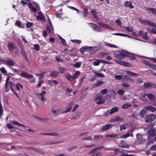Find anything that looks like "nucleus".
Segmentation results:
<instances>
[{
  "label": "nucleus",
  "instance_id": "1",
  "mask_svg": "<svg viewBox=\"0 0 156 156\" xmlns=\"http://www.w3.org/2000/svg\"><path fill=\"white\" fill-rule=\"evenodd\" d=\"M128 51L122 50L120 51L118 53H115L114 55L115 57L119 59H122L125 57H127Z\"/></svg>",
  "mask_w": 156,
  "mask_h": 156
},
{
  "label": "nucleus",
  "instance_id": "2",
  "mask_svg": "<svg viewBox=\"0 0 156 156\" xmlns=\"http://www.w3.org/2000/svg\"><path fill=\"white\" fill-rule=\"evenodd\" d=\"M156 118V115L154 114H151L147 115L145 118V122H150L154 121Z\"/></svg>",
  "mask_w": 156,
  "mask_h": 156
},
{
  "label": "nucleus",
  "instance_id": "3",
  "mask_svg": "<svg viewBox=\"0 0 156 156\" xmlns=\"http://www.w3.org/2000/svg\"><path fill=\"white\" fill-rule=\"evenodd\" d=\"M115 61L117 63L121 65L128 67H132V65L126 62L123 61L116 59L115 60Z\"/></svg>",
  "mask_w": 156,
  "mask_h": 156
},
{
  "label": "nucleus",
  "instance_id": "4",
  "mask_svg": "<svg viewBox=\"0 0 156 156\" xmlns=\"http://www.w3.org/2000/svg\"><path fill=\"white\" fill-rule=\"evenodd\" d=\"M89 24L91 25L90 27L93 29L94 30H96L97 31H101V27L96 24L92 23H89Z\"/></svg>",
  "mask_w": 156,
  "mask_h": 156
},
{
  "label": "nucleus",
  "instance_id": "5",
  "mask_svg": "<svg viewBox=\"0 0 156 156\" xmlns=\"http://www.w3.org/2000/svg\"><path fill=\"white\" fill-rule=\"evenodd\" d=\"M20 76L21 77L25 78L26 79H32L34 78V76L31 74H29L26 72H22Z\"/></svg>",
  "mask_w": 156,
  "mask_h": 156
},
{
  "label": "nucleus",
  "instance_id": "6",
  "mask_svg": "<svg viewBox=\"0 0 156 156\" xmlns=\"http://www.w3.org/2000/svg\"><path fill=\"white\" fill-rule=\"evenodd\" d=\"M20 53L23 57L28 63H29L30 61L28 60V58L27 56V53L24 49L21 48L20 49Z\"/></svg>",
  "mask_w": 156,
  "mask_h": 156
},
{
  "label": "nucleus",
  "instance_id": "7",
  "mask_svg": "<svg viewBox=\"0 0 156 156\" xmlns=\"http://www.w3.org/2000/svg\"><path fill=\"white\" fill-rule=\"evenodd\" d=\"M118 147L122 148H129V145L126 144L124 141L122 140L121 141L120 143L119 144Z\"/></svg>",
  "mask_w": 156,
  "mask_h": 156
},
{
  "label": "nucleus",
  "instance_id": "8",
  "mask_svg": "<svg viewBox=\"0 0 156 156\" xmlns=\"http://www.w3.org/2000/svg\"><path fill=\"white\" fill-rule=\"evenodd\" d=\"M4 63L6 65L11 66H14L15 64L13 60L10 59L8 60H4Z\"/></svg>",
  "mask_w": 156,
  "mask_h": 156
},
{
  "label": "nucleus",
  "instance_id": "9",
  "mask_svg": "<svg viewBox=\"0 0 156 156\" xmlns=\"http://www.w3.org/2000/svg\"><path fill=\"white\" fill-rule=\"evenodd\" d=\"M123 118L120 117L119 116H115L114 118H112L110 121L111 122H122Z\"/></svg>",
  "mask_w": 156,
  "mask_h": 156
},
{
  "label": "nucleus",
  "instance_id": "10",
  "mask_svg": "<svg viewBox=\"0 0 156 156\" xmlns=\"http://www.w3.org/2000/svg\"><path fill=\"white\" fill-rule=\"evenodd\" d=\"M118 110L119 109L117 107H115L112 108L110 110H108L106 112V113L111 115L115 112H118Z\"/></svg>",
  "mask_w": 156,
  "mask_h": 156
},
{
  "label": "nucleus",
  "instance_id": "11",
  "mask_svg": "<svg viewBox=\"0 0 156 156\" xmlns=\"http://www.w3.org/2000/svg\"><path fill=\"white\" fill-rule=\"evenodd\" d=\"M93 48V47L86 46L81 48L80 49V50L81 53H83L88 51V50H89L90 51H91Z\"/></svg>",
  "mask_w": 156,
  "mask_h": 156
},
{
  "label": "nucleus",
  "instance_id": "12",
  "mask_svg": "<svg viewBox=\"0 0 156 156\" xmlns=\"http://www.w3.org/2000/svg\"><path fill=\"white\" fill-rule=\"evenodd\" d=\"M147 133L151 136H156V128L154 129L153 127H152V128L148 131Z\"/></svg>",
  "mask_w": 156,
  "mask_h": 156
},
{
  "label": "nucleus",
  "instance_id": "13",
  "mask_svg": "<svg viewBox=\"0 0 156 156\" xmlns=\"http://www.w3.org/2000/svg\"><path fill=\"white\" fill-rule=\"evenodd\" d=\"M143 135L139 133H138L136 135V136L137 140L139 141V143L141 144L144 141V140L143 138Z\"/></svg>",
  "mask_w": 156,
  "mask_h": 156
},
{
  "label": "nucleus",
  "instance_id": "14",
  "mask_svg": "<svg viewBox=\"0 0 156 156\" xmlns=\"http://www.w3.org/2000/svg\"><path fill=\"white\" fill-rule=\"evenodd\" d=\"M105 82L104 81L101 80L98 81H97V83H94L92 85V88H94L99 86H101V85L104 84Z\"/></svg>",
  "mask_w": 156,
  "mask_h": 156
},
{
  "label": "nucleus",
  "instance_id": "15",
  "mask_svg": "<svg viewBox=\"0 0 156 156\" xmlns=\"http://www.w3.org/2000/svg\"><path fill=\"white\" fill-rule=\"evenodd\" d=\"M124 5L126 7H129L130 9H133L134 6L132 5V4L131 1H126L124 3Z\"/></svg>",
  "mask_w": 156,
  "mask_h": 156
},
{
  "label": "nucleus",
  "instance_id": "16",
  "mask_svg": "<svg viewBox=\"0 0 156 156\" xmlns=\"http://www.w3.org/2000/svg\"><path fill=\"white\" fill-rule=\"evenodd\" d=\"M38 15L36 17V19L40 20H44L45 18L41 12H39L38 13Z\"/></svg>",
  "mask_w": 156,
  "mask_h": 156
},
{
  "label": "nucleus",
  "instance_id": "17",
  "mask_svg": "<svg viewBox=\"0 0 156 156\" xmlns=\"http://www.w3.org/2000/svg\"><path fill=\"white\" fill-rule=\"evenodd\" d=\"M144 87L146 88H147L148 87H151L153 88H154L156 87V85L155 84H152L150 82H148L147 83H145L144 84Z\"/></svg>",
  "mask_w": 156,
  "mask_h": 156
},
{
  "label": "nucleus",
  "instance_id": "18",
  "mask_svg": "<svg viewBox=\"0 0 156 156\" xmlns=\"http://www.w3.org/2000/svg\"><path fill=\"white\" fill-rule=\"evenodd\" d=\"M145 108L147 110H149L152 112H154L156 110V109L154 107L150 105L145 107Z\"/></svg>",
  "mask_w": 156,
  "mask_h": 156
},
{
  "label": "nucleus",
  "instance_id": "19",
  "mask_svg": "<svg viewBox=\"0 0 156 156\" xmlns=\"http://www.w3.org/2000/svg\"><path fill=\"white\" fill-rule=\"evenodd\" d=\"M15 25L19 28H24V25L19 20H17L15 23Z\"/></svg>",
  "mask_w": 156,
  "mask_h": 156
},
{
  "label": "nucleus",
  "instance_id": "20",
  "mask_svg": "<svg viewBox=\"0 0 156 156\" xmlns=\"http://www.w3.org/2000/svg\"><path fill=\"white\" fill-rule=\"evenodd\" d=\"M59 73L58 72L53 71L51 72V73L49 74L50 77H57Z\"/></svg>",
  "mask_w": 156,
  "mask_h": 156
},
{
  "label": "nucleus",
  "instance_id": "21",
  "mask_svg": "<svg viewBox=\"0 0 156 156\" xmlns=\"http://www.w3.org/2000/svg\"><path fill=\"white\" fill-rule=\"evenodd\" d=\"M7 48L9 51H12L15 48L14 44L11 43H8L7 44Z\"/></svg>",
  "mask_w": 156,
  "mask_h": 156
},
{
  "label": "nucleus",
  "instance_id": "22",
  "mask_svg": "<svg viewBox=\"0 0 156 156\" xmlns=\"http://www.w3.org/2000/svg\"><path fill=\"white\" fill-rule=\"evenodd\" d=\"M66 79L70 82H72L74 79L73 78V76H72L69 73H67L65 76Z\"/></svg>",
  "mask_w": 156,
  "mask_h": 156
},
{
  "label": "nucleus",
  "instance_id": "23",
  "mask_svg": "<svg viewBox=\"0 0 156 156\" xmlns=\"http://www.w3.org/2000/svg\"><path fill=\"white\" fill-rule=\"evenodd\" d=\"M98 24L99 25L101 26L102 27L104 28L108 29H110V27H109L108 25L106 24H104L100 22H98Z\"/></svg>",
  "mask_w": 156,
  "mask_h": 156
},
{
  "label": "nucleus",
  "instance_id": "24",
  "mask_svg": "<svg viewBox=\"0 0 156 156\" xmlns=\"http://www.w3.org/2000/svg\"><path fill=\"white\" fill-rule=\"evenodd\" d=\"M146 10L148 11H150L151 13L156 15V9L152 8H147Z\"/></svg>",
  "mask_w": 156,
  "mask_h": 156
},
{
  "label": "nucleus",
  "instance_id": "25",
  "mask_svg": "<svg viewBox=\"0 0 156 156\" xmlns=\"http://www.w3.org/2000/svg\"><path fill=\"white\" fill-rule=\"evenodd\" d=\"M126 73L129 76H137L138 75L136 73H134L131 71H126Z\"/></svg>",
  "mask_w": 156,
  "mask_h": 156
},
{
  "label": "nucleus",
  "instance_id": "26",
  "mask_svg": "<svg viewBox=\"0 0 156 156\" xmlns=\"http://www.w3.org/2000/svg\"><path fill=\"white\" fill-rule=\"evenodd\" d=\"M127 54L128 55H127V56H128L130 58V59L131 60H134L136 58L135 55L133 54H132L128 52Z\"/></svg>",
  "mask_w": 156,
  "mask_h": 156
},
{
  "label": "nucleus",
  "instance_id": "27",
  "mask_svg": "<svg viewBox=\"0 0 156 156\" xmlns=\"http://www.w3.org/2000/svg\"><path fill=\"white\" fill-rule=\"evenodd\" d=\"M12 123L15 125L17 126H22L23 127H25L24 125L21 124L16 121H13Z\"/></svg>",
  "mask_w": 156,
  "mask_h": 156
},
{
  "label": "nucleus",
  "instance_id": "28",
  "mask_svg": "<svg viewBox=\"0 0 156 156\" xmlns=\"http://www.w3.org/2000/svg\"><path fill=\"white\" fill-rule=\"evenodd\" d=\"M140 23H144L145 24H147L149 25L151 21L148 20H141L140 21Z\"/></svg>",
  "mask_w": 156,
  "mask_h": 156
},
{
  "label": "nucleus",
  "instance_id": "29",
  "mask_svg": "<svg viewBox=\"0 0 156 156\" xmlns=\"http://www.w3.org/2000/svg\"><path fill=\"white\" fill-rule=\"evenodd\" d=\"M131 105L129 103H126L124 104L122 106V108L124 109H126L130 107Z\"/></svg>",
  "mask_w": 156,
  "mask_h": 156
},
{
  "label": "nucleus",
  "instance_id": "30",
  "mask_svg": "<svg viewBox=\"0 0 156 156\" xmlns=\"http://www.w3.org/2000/svg\"><path fill=\"white\" fill-rule=\"evenodd\" d=\"M147 96L148 98L152 101H154L155 99L154 96L151 94H148Z\"/></svg>",
  "mask_w": 156,
  "mask_h": 156
},
{
  "label": "nucleus",
  "instance_id": "31",
  "mask_svg": "<svg viewBox=\"0 0 156 156\" xmlns=\"http://www.w3.org/2000/svg\"><path fill=\"white\" fill-rule=\"evenodd\" d=\"M34 24L33 23L28 22L26 23V27L28 28H30L33 26Z\"/></svg>",
  "mask_w": 156,
  "mask_h": 156
},
{
  "label": "nucleus",
  "instance_id": "32",
  "mask_svg": "<svg viewBox=\"0 0 156 156\" xmlns=\"http://www.w3.org/2000/svg\"><path fill=\"white\" fill-rule=\"evenodd\" d=\"M102 137L103 136L101 135H95L94 136V140L95 141L98 140Z\"/></svg>",
  "mask_w": 156,
  "mask_h": 156
},
{
  "label": "nucleus",
  "instance_id": "33",
  "mask_svg": "<svg viewBox=\"0 0 156 156\" xmlns=\"http://www.w3.org/2000/svg\"><path fill=\"white\" fill-rule=\"evenodd\" d=\"M147 110L146 109H145V108L144 109L142 110L140 112V115L142 117H144V115H145V113L146 112Z\"/></svg>",
  "mask_w": 156,
  "mask_h": 156
},
{
  "label": "nucleus",
  "instance_id": "34",
  "mask_svg": "<svg viewBox=\"0 0 156 156\" xmlns=\"http://www.w3.org/2000/svg\"><path fill=\"white\" fill-rule=\"evenodd\" d=\"M94 73L96 76H98L99 77H105L104 75L102 73H97L96 71L94 72Z\"/></svg>",
  "mask_w": 156,
  "mask_h": 156
},
{
  "label": "nucleus",
  "instance_id": "35",
  "mask_svg": "<svg viewBox=\"0 0 156 156\" xmlns=\"http://www.w3.org/2000/svg\"><path fill=\"white\" fill-rule=\"evenodd\" d=\"M105 45L107 46H108L109 47L111 48H117V46L115 45L111 44L109 43L106 42L105 43Z\"/></svg>",
  "mask_w": 156,
  "mask_h": 156
},
{
  "label": "nucleus",
  "instance_id": "36",
  "mask_svg": "<svg viewBox=\"0 0 156 156\" xmlns=\"http://www.w3.org/2000/svg\"><path fill=\"white\" fill-rule=\"evenodd\" d=\"M83 16L85 17H86L88 14V9L87 8H85L84 9L83 11Z\"/></svg>",
  "mask_w": 156,
  "mask_h": 156
},
{
  "label": "nucleus",
  "instance_id": "37",
  "mask_svg": "<svg viewBox=\"0 0 156 156\" xmlns=\"http://www.w3.org/2000/svg\"><path fill=\"white\" fill-rule=\"evenodd\" d=\"M33 49L37 51H39L40 50V45L37 44H34V45Z\"/></svg>",
  "mask_w": 156,
  "mask_h": 156
},
{
  "label": "nucleus",
  "instance_id": "38",
  "mask_svg": "<svg viewBox=\"0 0 156 156\" xmlns=\"http://www.w3.org/2000/svg\"><path fill=\"white\" fill-rule=\"evenodd\" d=\"M80 74V72L79 71H76L74 75H73V78H74V79H76L78 77L77 76L79 75Z\"/></svg>",
  "mask_w": 156,
  "mask_h": 156
},
{
  "label": "nucleus",
  "instance_id": "39",
  "mask_svg": "<svg viewBox=\"0 0 156 156\" xmlns=\"http://www.w3.org/2000/svg\"><path fill=\"white\" fill-rule=\"evenodd\" d=\"M125 29L126 30L129 32H132L133 30L132 27H125Z\"/></svg>",
  "mask_w": 156,
  "mask_h": 156
},
{
  "label": "nucleus",
  "instance_id": "40",
  "mask_svg": "<svg viewBox=\"0 0 156 156\" xmlns=\"http://www.w3.org/2000/svg\"><path fill=\"white\" fill-rule=\"evenodd\" d=\"M142 36L145 40H148L149 38V37L147 36V32L144 33Z\"/></svg>",
  "mask_w": 156,
  "mask_h": 156
},
{
  "label": "nucleus",
  "instance_id": "41",
  "mask_svg": "<svg viewBox=\"0 0 156 156\" xmlns=\"http://www.w3.org/2000/svg\"><path fill=\"white\" fill-rule=\"evenodd\" d=\"M72 108V105L71 104H69V105L68 108L66 110H65V112L67 113L69 112Z\"/></svg>",
  "mask_w": 156,
  "mask_h": 156
},
{
  "label": "nucleus",
  "instance_id": "42",
  "mask_svg": "<svg viewBox=\"0 0 156 156\" xmlns=\"http://www.w3.org/2000/svg\"><path fill=\"white\" fill-rule=\"evenodd\" d=\"M10 76H8L7 78L6 82L5 84V87H6V88L8 86V84L9 82V81L10 80Z\"/></svg>",
  "mask_w": 156,
  "mask_h": 156
},
{
  "label": "nucleus",
  "instance_id": "43",
  "mask_svg": "<svg viewBox=\"0 0 156 156\" xmlns=\"http://www.w3.org/2000/svg\"><path fill=\"white\" fill-rule=\"evenodd\" d=\"M0 70L3 74H5L7 73V71L4 67L1 68Z\"/></svg>",
  "mask_w": 156,
  "mask_h": 156
},
{
  "label": "nucleus",
  "instance_id": "44",
  "mask_svg": "<svg viewBox=\"0 0 156 156\" xmlns=\"http://www.w3.org/2000/svg\"><path fill=\"white\" fill-rule=\"evenodd\" d=\"M77 146H74L71 147L67 149V150L69 151H71L72 150H75Z\"/></svg>",
  "mask_w": 156,
  "mask_h": 156
},
{
  "label": "nucleus",
  "instance_id": "45",
  "mask_svg": "<svg viewBox=\"0 0 156 156\" xmlns=\"http://www.w3.org/2000/svg\"><path fill=\"white\" fill-rule=\"evenodd\" d=\"M115 35H119L122 36L123 37H129V36L126 34H123V33H118L115 34Z\"/></svg>",
  "mask_w": 156,
  "mask_h": 156
},
{
  "label": "nucleus",
  "instance_id": "46",
  "mask_svg": "<svg viewBox=\"0 0 156 156\" xmlns=\"http://www.w3.org/2000/svg\"><path fill=\"white\" fill-rule=\"evenodd\" d=\"M100 63V62L99 59H97L96 61L94 62L93 63V64L94 66H98Z\"/></svg>",
  "mask_w": 156,
  "mask_h": 156
},
{
  "label": "nucleus",
  "instance_id": "47",
  "mask_svg": "<svg viewBox=\"0 0 156 156\" xmlns=\"http://www.w3.org/2000/svg\"><path fill=\"white\" fill-rule=\"evenodd\" d=\"M130 136V134L128 133L122 136H120V138H126Z\"/></svg>",
  "mask_w": 156,
  "mask_h": 156
},
{
  "label": "nucleus",
  "instance_id": "48",
  "mask_svg": "<svg viewBox=\"0 0 156 156\" xmlns=\"http://www.w3.org/2000/svg\"><path fill=\"white\" fill-rule=\"evenodd\" d=\"M133 82V80L129 77L128 76V78H127V80L126 82L128 83H130Z\"/></svg>",
  "mask_w": 156,
  "mask_h": 156
},
{
  "label": "nucleus",
  "instance_id": "49",
  "mask_svg": "<svg viewBox=\"0 0 156 156\" xmlns=\"http://www.w3.org/2000/svg\"><path fill=\"white\" fill-rule=\"evenodd\" d=\"M108 150L114 151L115 152V155H117L118 154V151L119 149H115V148H113V149H109L108 148Z\"/></svg>",
  "mask_w": 156,
  "mask_h": 156
},
{
  "label": "nucleus",
  "instance_id": "50",
  "mask_svg": "<svg viewBox=\"0 0 156 156\" xmlns=\"http://www.w3.org/2000/svg\"><path fill=\"white\" fill-rule=\"evenodd\" d=\"M105 101L103 99H100L99 101L96 102V104H104L105 103Z\"/></svg>",
  "mask_w": 156,
  "mask_h": 156
},
{
  "label": "nucleus",
  "instance_id": "51",
  "mask_svg": "<svg viewBox=\"0 0 156 156\" xmlns=\"http://www.w3.org/2000/svg\"><path fill=\"white\" fill-rule=\"evenodd\" d=\"M81 63L80 62H77L74 65V67L76 68H79L80 66Z\"/></svg>",
  "mask_w": 156,
  "mask_h": 156
},
{
  "label": "nucleus",
  "instance_id": "52",
  "mask_svg": "<svg viewBox=\"0 0 156 156\" xmlns=\"http://www.w3.org/2000/svg\"><path fill=\"white\" fill-rule=\"evenodd\" d=\"M69 8L71 9L76 11L77 12V13H79V10L78 9L76 8H75L74 7L71 6H69Z\"/></svg>",
  "mask_w": 156,
  "mask_h": 156
},
{
  "label": "nucleus",
  "instance_id": "53",
  "mask_svg": "<svg viewBox=\"0 0 156 156\" xmlns=\"http://www.w3.org/2000/svg\"><path fill=\"white\" fill-rule=\"evenodd\" d=\"M116 136V135L115 134H107L105 136L106 137H114Z\"/></svg>",
  "mask_w": 156,
  "mask_h": 156
},
{
  "label": "nucleus",
  "instance_id": "54",
  "mask_svg": "<svg viewBox=\"0 0 156 156\" xmlns=\"http://www.w3.org/2000/svg\"><path fill=\"white\" fill-rule=\"evenodd\" d=\"M59 38L61 41L62 44L64 45H66V40L62 37H59Z\"/></svg>",
  "mask_w": 156,
  "mask_h": 156
},
{
  "label": "nucleus",
  "instance_id": "55",
  "mask_svg": "<svg viewBox=\"0 0 156 156\" xmlns=\"http://www.w3.org/2000/svg\"><path fill=\"white\" fill-rule=\"evenodd\" d=\"M115 22L116 23H117L118 26H121L122 23L120 21V19H118L115 21Z\"/></svg>",
  "mask_w": 156,
  "mask_h": 156
},
{
  "label": "nucleus",
  "instance_id": "56",
  "mask_svg": "<svg viewBox=\"0 0 156 156\" xmlns=\"http://www.w3.org/2000/svg\"><path fill=\"white\" fill-rule=\"evenodd\" d=\"M101 155L100 152L94 153L91 156H101Z\"/></svg>",
  "mask_w": 156,
  "mask_h": 156
},
{
  "label": "nucleus",
  "instance_id": "57",
  "mask_svg": "<svg viewBox=\"0 0 156 156\" xmlns=\"http://www.w3.org/2000/svg\"><path fill=\"white\" fill-rule=\"evenodd\" d=\"M122 80L124 81V82H126V80L127 78H128V76L127 75H122Z\"/></svg>",
  "mask_w": 156,
  "mask_h": 156
},
{
  "label": "nucleus",
  "instance_id": "58",
  "mask_svg": "<svg viewBox=\"0 0 156 156\" xmlns=\"http://www.w3.org/2000/svg\"><path fill=\"white\" fill-rule=\"evenodd\" d=\"M72 42L77 43L78 44H80L81 43V41L80 40H72Z\"/></svg>",
  "mask_w": 156,
  "mask_h": 156
},
{
  "label": "nucleus",
  "instance_id": "59",
  "mask_svg": "<svg viewBox=\"0 0 156 156\" xmlns=\"http://www.w3.org/2000/svg\"><path fill=\"white\" fill-rule=\"evenodd\" d=\"M101 93L103 94H105L107 93V90L106 89H102L101 91Z\"/></svg>",
  "mask_w": 156,
  "mask_h": 156
},
{
  "label": "nucleus",
  "instance_id": "60",
  "mask_svg": "<svg viewBox=\"0 0 156 156\" xmlns=\"http://www.w3.org/2000/svg\"><path fill=\"white\" fill-rule=\"evenodd\" d=\"M122 75H116L115 76V78L118 80H120L122 79Z\"/></svg>",
  "mask_w": 156,
  "mask_h": 156
},
{
  "label": "nucleus",
  "instance_id": "61",
  "mask_svg": "<svg viewBox=\"0 0 156 156\" xmlns=\"http://www.w3.org/2000/svg\"><path fill=\"white\" fill-rule=\"evenodd\" d=\"M124 92L125 91L122 90H119L118 91V93L120 95H123Z\"/></svg>",
  "mask_w": 156,
  "mask_h": 156
},
{
  "label": "nucleus",
  "instance_id": "62",
  "mask_svg": "<svg viewBox=\"0 0 156 156\" xmlns=\"http://www.w3.org/2000/svg\"><path fill=\"white\" fill-rule=\"evenodd\" d=\"M83 140H92V138L91 136L85 137L83 139Z\"/></svg>",
  "mask_w": 156,
  "mask_h": 156
},
{
  "label": "nucleus",
  "instance_id": "63",
  "mask_svg": "<svg viewBox=\"0 0 156 156\" xmlns=\"http://www.w3.org/2000/svg\"><path fill=\"white\" fill-rule=\"evenodd\" d=\"M59 71L60 73H63L65 72V69L64 68L60 67L59 68Z\"/></svg>",
  "mask_w": 156,
  "mask_h": 156
},
{
  "label": "nucleus",
  "instance_id": "64",
  "mask_svg": "<svg viewBox=\"0 0 156 156\" xmlns=\"http://www.w3.org/2000/svg\"><path fill=\"white\" fill-rule=\"evenodd\" d=\"M149 26H153L155 28H156V24L152 22H151L149 24Z\"/></svg>",
  "mask_w": 156,
  "mask_h": 156
}]
</instances>
